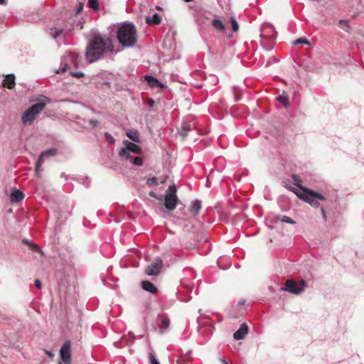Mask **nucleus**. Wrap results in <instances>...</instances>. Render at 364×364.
Instances as JSON below:
<instances>
[{
    "instance_id": "13",
    "label": "nucleus",
    "mask_w": 364,
    "mask_h": 364,
    "mask_svg": "<svg viewBox=\"0 0 364 364\" xmlns=\"http://www.w3.org/2000/svg\"><path fill=\"white\" fill-rule=\"evenodd\" d=\"M249 328L245 323H242L240 328L234 333L233 338L235 340H242L248 333Z\"/></svg>"
},
{
    "instance_id": "11",
    "label": "nucleus",
    "mask_w": 364,
    "mask_h": 364,
    "mask_svg": "<svg viewBox=\"0 0 364 364\" xmlns=\"http://www.w3.org/2000/svg\"><path fill=\"white\" fill-rule=\"evenodd\" d=\"M260 36L262 40L267 39L269 41H272L276 37V31L274 26L269 23L264 24L261 29Z\"/></svg>"
},
{
    "instance_id": "55",
    "label": "nucleus",
    "mask_w": 364,
    "mask_h": 364,
    "mask_svg": "<svg viewBox=\"0 0 364 364\" xmlns=\"http://www.w3.org/2000/svg\"><path fill=\"white\" fill-rule=\"evenodd\" d=\"M58 364H63L61 362H58Z\"/></svg>"
},
{
    "instance_id": "6",
    "label": "nucleus",
    "mask_w": 364,
    "mask_h": 364,
    "mask_svg": "<svg viewBox=\"0 0 364 364\" xmlns=\"http://www.w3.org/2000/svg\"><path fill=\"white\" fill-rule=\"evenodd\" d=\"M80 57L78 53L73 51H68L63 57L61 62L60 71L64 73L69 68V65L77 67L80 63Z\"/></svg>"
},
{
    "instance_id": "49",
    "label": "nucleus",
    "mask_w": 364,
    "mask_h": 364,
    "mask_svg": "<svg viewBox=\"0 0 364 364\" xmlns=\"http://www.w3.org/2000/svg\"><path fill=\"white\" fill-rule=\"evenodd\" d=\"M269 290L271 292H272V293H274V292L275 291V290H274V287H269Z\"/></svg>"
},
{
    "instance_id": "32",
    "label": "nucleus",
    "mask_w": 364,
    "mask_h": 364,
    "mask_svg": "<svg viewBox=\"0 0 364 364\" xmlns=\"http://www.w3.org/2000/svg\"><path fill=\"white\" fill-rule=\"evenodd\" d=\"M279 220H280L283 223H288V224L293 225V224L296 223V222L292 218H291L288 216H286V215H282V216L279 217Z\"/></svg>"
},
{
    "instance_id": "45",
    "label": "nucleus",
    "mask_w": 364,
    "mask_h": 364,
    "mask_svg": "<svg viewBox=\"0 0 364 364\" xmlns=\"http://www.w3.org/2000/svg\"><path fill=\"white\" fill-rule=\"evenodd\" d=\"M35 286L38 289H41L42 288V283L39 279L35 280Z\"/></svg>"
},
{
    "instance_id": "39",
    "label": "nucleus",
    "mask_w": 364,
    "mask_h": 364,
    "mask_svg": "<svg viewBox=\"0 0 364 364\" xmlns=\"http://www.w3.org/2000/svg\"><path fill=\"white\" fill-rule=\"evenodd\" d=\"M30 247L33 252H38L41 251V248L34 243H30Z\"/></svg>"
},
{
    "instance_id": "1",
    "label": "nucleus",
    "mask_w": 364,
    "mask_h": 364,
    "mask_svg": "<svg viewBox=\"0 0 364 364\" xmlns=\"http://www.w3.org/2000/svg\"><path fill=\"white\" fill-rule=\"evenodd\" d=\"M112 41L109 37L95 34L88 41L85 49V59L90 63H95L101 59L106 52L113 50Z\"/></svg>"
},
{
    "instance_id": "8",
    "label": "nucleus",
    "mask_w": 364,
    "mask_h": 364,
    "mask_svg": "<svg viewBox=\"0 0 364 364\" xmlns=\"http://www.w3.org/2000/svg\"><path fill=\"white\" fill-rule=\"evenodd\" d=\"M196 129V122L193 117H187L182 122L178 133L183 139L188 136V132H193Z\"/></svg>"
},
{
    "instance_id": "46",
    "label": "nucleus",
    "mask_w": 364,
    "mask_h": 364,
    "mask_svg": "<svg viewBox=\"0 0 364 364\" xmlns=\"http://www.w3.org/2000/svg\"><path fill=\"white\" fill-rule=\"evenodd\" d=\"M83 183L86 186H88L90 183V180L88 178H86Z\"/></svg>"
},
{
    "instance_id": "4",
    "label": "nucleus",
    "mask_w": 364,
    "mask_h": 364,
    "mask_svg": "<svg viewBox=\"0 0 364 364\" xmlns=\"http://www.w3.org/2000/svg\"><path fill=\"white\" fill-rule=\"evenodd\" d=\"M306 196H304L303 200L310 204L312 207L317 208L320 206L319 201H324L326 197L310 188H304Z\"/></svg>"
},
{
    "instance_id": "48",
    "label": "nucleus",
    "mask_w": 364,
    "mask_h": 364,
    "mask_svg": "<svg viewBox=\"0 0 364 364\" xmlns=\"http://www.w3.org/2000/svg\"><path fill=\"white\" fill-rule=\"evenodd\" d=\"M6 0H0V5H4L6 4Z\"/></svg>"
},
{
    "instance_id": "30",
    "label": "nucleus",
    "mask_w": 364,
    "mask_h": 364,
    "mask_svg": "<svg viewBox=\"0 0 364 364\" xmlns=\"http://www.w3.org/2000/svg\"><path fill=\"white\" fill-rule=\"evenodd\" d=\"M177 188L175 184L170 185L166 191V196H176Z\"/></svg>"
},
{
    "instance_id": "33",
    "label": "nucleus",
    "mask_w": 364,
    "mask_h": 364,
    "mask_svg": "<svg viewBox=\"0 0 364 364\" xmlns=\"http://www.w3.org/2000/svg\"><path fill=\"white\" fill-rule=\"evenodd\" d=\"M88 5L90 8L95 11H97L99 9L98 0H88Z\"/></svg>"
},
{
    "instance_id": "29",
    "label": "nucleus",
    "mask_w": 364,
    "mask_h": 364,
    "mask_svg": "<svg viewBox=\"0 0 364 364\" xmlns=\"http://www.w3.org/2000/svg\"><path fill=\"white\" fill-rule=\"evenodd\" d=\"M191 353V350H189L188 352L186 353V354L185 355H182V356H180L177 360H176V363L177 364H186L188 363V360H191V356H189V354Z\"/></svg>"
},
{
    "instance_id": "51",
    "label": "nucleus",
    "mask_w": 364,
    "mask_h": 364,
    "mask_svg": "<svg viewBox=\"0 0 364 364\" xmlns=\"http://www.w3.org/2000/svg\"><path fill=\"white\" fill-rule=\"evenodd\" d=\"M221 361L224 363V364H228V363L225 361V360L224 359H222Z\"/></svg>"
},
{
    "instance_id": "3",
    "label": "nucleus",
    "mask_w": 364,
    "mask_h": 364,
    "mask_svg": "<svg viewBox=\"0 0 364 364\" xmlns=\"http://www.w3.org/2000/svg\"><path fill=\"white\" fill-rule=\"evenodd\" d=\"M47 102H50V100L44 97L43 100H40L37 103L33 104L26 109L22 114L21 120L23 124L24 125L32 124L37 116L46 107Z\"/></svg>"
},
{
    "instance_id": "26",
    "label": "nucleus",
    "mask_w": 364,
    "mask_h": 364,
    "mask_svg": "<svg viewBox=\"0 0 364 364\" xmlns=\"http://www.w3.org/2000/svg\"><path fill=\"white\" fill-rule=\"evenodd\" d=\"M291 178L294 181V185L298 187L299 189H301L302 191H304V188H306L304 186H302L300 183L301 182V179L299 176L297 174L293 173L291 175Z\"/></svg>"
},
{
    "instance_id": "25",
    "label": "nucleus",
    "mask_w": 364,
    "mask_h": 364,
    "mask_svg": "<svg viewBox=\"0 0 364 364\" xmlns=\"http://www.w3.org/2000/svg\"><path fill=\"white\" fill-rule=\"evenodd\" d=\"M127 136L134 142H139V134L136 129H130L127 132Z\"/></svg>"
},
{
    "instance_id": "16",
    "label": "nucleus",
    "mask_w": 364,
    "mask_h": 364,
    "mask_svg": "<svg viewBox=\"0 0 364 364\" xmlns=\"http://www.w3.org/2000/svg\"><path fill=\"white\" fill-rule=\"evenodd\" d=\"M15 75L14 74H9L5 76L3 81V85L8 89H14L15 87Z\"/></svg>"
},
{
    "instance_id": "42",
    "label": "nucleus",
    "mask_w": 364,
    "mask_h": 364,
    "mask_svg": "<svg viewBox=\"0 0 364 364\" xmlns=\"http://www.w3.org/2000/svg\"><path fill=\"white\" fill-rule=\"evenodd\" d=\"M83 7H84L83 4L80 2L78 4V6H77V9H76V14H80L82 11Z\"/></svg>"
},
{
    "instance_id": "44",
    "label": "nucleus",
    "mask_w": 364,
    "mask_h": 364,
    "mask_svg": "<svg viewBox=\"0 0 364 364\" xmlns=\"http://www.w3.org/2000/svg\"><path fill=\"white\" fill-rule=\"evenodd\" d=\"M132 165L141 166L143 165L144 161H130Z\"/></svg>"
},
{
    "instance_id": "10",
    "label": "nucleus",
    "mask_w": 364,
    "mask_h": 364,
    "mask_svg": "<svg viewBox=\"0 0 364 364\" xmlns=\"http://www.w3.org/2000/svg\"><path fill=\"white\" fill-rule=\"evenodd\" d=\"M162 266V259L159 257H157L146 267L145 273L149 276H157L160 273Z\"/></svg>"
},
{
    "instance_id": "41",
    "label": "nucleus",
    "mask_w": 364,
    "mask_h": 364,
    "mask_svg": "<svg viewBox=\"0 0 364 364\" xmlns=\"http://www.w3.org/2000/svg\"><path fill=\"white\" fill-rule=\"evenodd\" d=\"M70 75L80 78L84 76V73L82 72H70Z\"/></svg>"
},
{
    "instance_id": "7",
    "label": "nucleus",
    "mask_w": 364,
    "mask_h": 364,
    "mask_svg": "<svg viewBox=\"0 0 364 364\" xmlns=\"http://www.w3.org/2000/svg\"><path fill=\"white\" fill-rule=\"evenodd\" d=\"M305 286L306 282L303 279L299 284L291 279H289L285 282V286L280 288V290L294 294H299L304 291Z\"/></svg>"
},
{
    "instance_id": "38",
    "label": "nucleus",
    "mask_w": 364,
    "mask_h": 364,
    "mask_svg": "<svg viewBox=\"0 0 364 364\" xmlns=\"http://www.w3.org/2000/svg\"><path fill=\"white\" fill-rule=\"evenodd\" d=\"M88 122L90 126L92 128H95L100 124V122L97 120L93 119H90Z\"/></svg>"
},
{
    "instance_id": "37",
    "label": "nucleus",
    "mask_w": 364,
    "mask_h": 364,
    "mask_svg": "<svg viewBox=\"0 0 364 364\" xmlns=\"http://www.w3.org/2000/svg\"><path fill=\"white\" fill-rule=\"evenodd\" d=\"M149 358L151 364H160L159 360L152 353H149Z\"/></svg>"
},
{
    "instance_id": "31",
    "label": "nucleus",
    "mask_w": 364,
    "mask_h": 364,
    "mask_svg": "<svg viewBox=\"0 0 364 364\" xmlns=\"http://www.w3.org/2000/svg\"><path fill=\"white\" fill-rule=\"evenodd\" d=\"M146 184L148 186H158V179L156 177L153 176L146 179Z\"/></svg>"
},
{
    "instance_id": "5",
    "label": "nucleus",
    "mask_w": 364,
    "mask_h": 364,
    "mask_svg": "<svg viewBox=\"0 0 364 364\" xmlns=\"http://www.w3.org/2000/svg\"><path fill=\"white\" fill-rule=\"evenodd\" d=\"M123 143L124 147L122 148L119 152V154L121 157H126L127 159H141L139 156H130L131 153L139 154L141 152V149L139 145L128 140H124Z\"/></svg>"
},
{
    "instance_id": "50",
    "label": "nucleus",
    "mask_w": 364,
    "mask_h": 364,
    "mask_svg": "<svg viewBox=\"0 0 364 364\" xmlns=\"http://www.w3.org/2000/svg\"><path fill=\"white\" fill-rule=\"evenodd\" d=\"M24 242L26 243H27L29 246H30V243H32L31 242H30L28 240H25Z\"/></svg>"
},
{
    "instance_id": "22",
    "label": "nucleus",
    "mask_w": 364,
    "mask_h": 364,
    "mask_svg": "<svg viewBox=\"0 0 364 364\" xmlns=\"http://www.w3.org/2000/svg\"><path fill=\"white\" fill-rule=\"evenodd\" d=\"M213 27L218 31H224L225 26L223 22L218 18H214L212 21Z\"/></svg>"
},
{
    "instance_id": "47",
    "label": "nucleus",
    "mask_w": 364,
    "mask_h": 364,
    "mask_svg": "<svg viewBox=\"0 0 364 364\" xmlns=\"http://www.w3.org/2000/svg\"><path fill=\"white\" fill-rule=\"evenodd\" d=\"M46 353L50 357H53L54 355V354L50 350H46Z\"/></svg>"
},
{
    "instance_id": "43",
    "label": "nucleus",
    "mask_w": 364,
    "mask_h": 364,
    "mask_svg": "<svg viewBox=\"0 0 364 364\" xmlns=\"http://www.w3.org/2000/svg\"><path fill=\"white\" fill-rule=\"evenodd\" d=\"M321 213L323 219L326 221L327 216H326V210L323 207H321Z\"/></svg>"
},
{
    "instance_id": "24",
    "label": "nucleus",
    "mask_w": 364,
    "mask_h": 364,
    "mask_svg": "<svg viewBox=\"0 0 364 364\" xmlns=\"http://www.w3.org/2000/svg\"><path fill=\"white\" fill-rule=\"evenodd\" d=\"M146 21L149 24L158 25L161 23V17L159 14L155 13L151 16H147Z\"/></svg>"
},
{
    "instance_id": "9",
    "label": "nucleus",
    "mask_w": 364,
    "mask_h": 364,
    "mask_svg": "<svg viewBox=\"0 0 364 364\" xmlns=\"http://www.w3.org/2000/svg\"><path fill=\"white\" fill-rule=\"evenodd\" d=\"M71 341L66 340L60 349V357L63 364H71Z\"/></svg>"
},
{
    "instance_id": "18",
    "label": "nucleus",
    "mask_w": 364,
    "mask_h": 364,
    "mask_svg": "<svg viewBox=\"0 0 364 364\" xmlns=\"http://www.w3.org/2000/svg\"><path fill=\"white\" fill-rule=\"evenodd\" d=\"M24 194L22 191L18 189H14L10 196L11 202L18 203L23 200Z\"/></svg>"
},
{
    "instance_id": "20",
    "label": "nucleus",
    "mask_w": 364,
    "mask_h": 364,
    "mask_svg": "<svg viewBox=\"0 0 364 364\" xmlns=\"http://www.w3.org/2000/svg\"><path fill=\"white\" fill-rule=\"evenodd\" d=\"M57 153H58L57 149L51 148V149H49L48 150H46V151L41 152V154H40L39 158L38 159H45L46 158L54 157L57 155Z\"/></svg>"
},
{
    "instance_id": "36",
    "label": "nucleus",
    "mask_w": 364,
    "mask_h": 364,
    "mask_svg": "<svg viewBox=\"0 0 364 364\" xmlns=\"http://www.w3.org/2000/svg\"><path fill=\"white\" fill-rule=\"evenodd\" d=\"M294 45H298V44H306V45H309L310 43L309 41L305 38H298L296 39L294 42Z\"/></svg>"
},
{
    "instance_id": "27",
    "label": "nucleus",
    "mask_w": 364,
    "mask_h": 364,
    "mask_svg": "<svg viewBox=\"0 0 364 364\" xmlns=\"http://www.w3.org/2000/svg\"><path fill=\"white\" fill-rule=\"evenodd\" d=\"M277 100L284 107H288L289 106V97L287 95L284 93L282 95H279L277 97Z\"/></svg>"
},
{
    "instance_id": "23",
    "label": "nucleus",
    "mask_w": 364,
    "mask_h": 364,
    "mask_svg": "<svg viewBox=\"0 0 364 364\" xmlns=\"http://www.w3.org/2000/svg\"><path fill=\"white\" fill-rule=\"evenodd\" d=\"M284 186L287 189H288V190L292 191L294 193H295L296 195V196L298 198H299L300 199H301V200H303V197H304V196H306V191L301 192L300 191L301 189H299V188H296L295 187H292L291 186L287 185V183H284Z\"/></svg>"
},
{
    "instance_id": "54",
    "label": "nucleus",
    "mask_w": 364,
    "mask_h": 364,
    "mask_svg": "<svg viewBox=\"0 0 364 364\" xmlns=\"http://www.w3.org/2000/svg\"><path fill=\"white\" fill-rule=\"evenodd\" d=\"M105 166H109V164H106ZM110 167H112V166H110Z\"/></svg>"
},
{
    "instance_id": "19",
    "label": "nucleus",
    "mask_w": 364,
    "mask_h": 364,
    "mask_svg": "<svg viewBox=\"0 0 364 364\" xmlns=\"http://www.w3.org/2000/svg\"><path fill=\"white\" fill-rule=\"evenodd\" d=\"M144 79L147 84L152 87H161L163 86L162 83L153 76L146 75Z\"/></svg>"
},
{
    "instance_id": "53",
    "label": "nucleus",
    "mask_w": 364,
    "mask_h": 364,
    "mask_svg": "<svg viewBox=\"0 0 364 364\" xmlns=\"http://www.w3.org/2000/svg\"><path fill=\"white\" fill-rule=\"evenodd\" d=\"M183 1H184L185 2H187V3H188V2H191V1H192L193 0H183Z\"/></svg>"
},
{
    "instance_id": "12",
    "label": "nucleus",
    "mask_w": 364,
    "mask_h": 364,
    "mask_svg": "<svg viewBox=\"0 0 364 364\" xmlns=\"http://www.w3.org/2000/svg\"><path fill=\"white\" fill-rule=\"evenodd\" d=\"M178 202V198L177 196H170L165 195L164 206L168 210L172 211L176 209Z\"/></svg>"
},
{
    "instance_id": "52",
    "label": "nucleus",
    "mask_w": 364,
    "mask_h": 364,
    "mask_svg": "<svg viewBox=\"0 0 364 364\" xmlns=\"http://www.w3.org/2000/svg\"><path fill=\"white\" fill-rule=\"evenodd\" d=\"M150 195H151V196H154V197H155V196H156V194H155L154 193H152V192L150 193Z\"/></svg>"
},
{
    "instance_id": "21",
    "label": "nucleus",
    "mask_w": 364,
    "mask_h": 364,
    "mask_svg": "<svg viewBox=\"0 0 364 364\" xmlns=\"http://www.w3.org/2000/svg\"><path fill=\"white\" fill-rule=\"evenodd\" d=\"M201 208V201L199 200H194L191 203V205L190 208V212L193 215H197Z\"/></svg>"
},
{
    "instance_id": "15",
    "label": "nucleus",
    "mask_w": 364,
    "mask_h": 364,
    "mask_svg": "<svg viewBox=\"0 0 364 364\" xmlns=\"http://www.w3.org/2000/svg\"><path fill=\"white\" fill-rule=\"evenodd\" d=\"M141 287L144 291L151 294H156L158 291L156 286L149 281H142Z\"/></svg>"
},
{
    "instance_id": "34",
    "label": "nucleus",
    "mask_w": 364,
    "mask_h": 364,
    "mask_svg": "<svg viewBox=\"0 0 364 364\" xmlns=\"http://www.w3.org/2000/svg\"><path fill=\"white\" fill-rule=\"evenodd\" d=\"M230 22L231 23L232 31L235 32H237L239 30V25H238L237 21L235 20V18L233 17H231L230 18Z\"/></svg>"
},
{
    "instance_id": "35",
    "label": "nucleus",
    "mask_w": 364,
    "mask_h": 364,
    "mask_svg": "<svg viewBox=\"0 0 364 364\" xmlns=\"http://www.w3.org/2000/svg\"><path fill=\"white\" fill-rule=\"evenodd\" d=\"M105 137L106 141L109 144H112L115 141V139H114V137L108 132L105 133Z\"/></svg>"
},
{
    "instance_id": "28",
    "label": "nucleus",
    "mask_w": 364,
    "mask_h": 364,
    "mask_svg": "<svg viewBox=\"0 0 364 364\" xmlns=\"http://www.w3.org/2000/svg\"><path fill=\"white\" fill-rule=\"evenodd\" d=\"M44 161H36L35 164V172L38 178L42 177L43 168H41L42 164Z\"/></svg>"
},
{
    "instance_id": "40",
    "label": "nucleus",
    "mask_w": 364,
    "mask_h": 364,
    "mask_svg": "<svg viewBox=\"0 0 364 364\" xmlns=\"http://www.w3.org/2000/svg\"><path fill=\"white\" fill-rule=\"evenodd\" d=\"M338 24H339L341 26L346 27V28H350V26H349V24H348V21H346V20H343V19L340 20V21H338Z\"/></svg>"
},
{
    "instance_id": "14",
    "label": "nucleus",
    "mask_w": 364,
    "mask_h": 364,
    "mask_svg": "<svg viewBox=\"0 0 364 364\" xmlns=\"http://www.w3.org/2000/svg\"><path fill=\"white\" fill-rule=\"evenodd\" d=\"M158 319L160 322V324L159 325L160 331L164 332V331L167 329L170 325L169 318L166 314H160L158 316Z\"/></svg>"
},
{
    "instance_id": "2",
    "label": "nucleus",
    "mask_w": 364,
    "mask_h": 364,
    "mask_svg": "<svg viewBox=\"0 0 364 364\" xmlns=\"http://www.w3.org/2000/svg\"><path fill=\"white\" fill-rule=\"evenodd\" d=\"M117 38L124 47H132L136 43V30L135 26L124 22L117 27Z\"/></svg>"
},
{
    "instance_id": "17",
    "label": "nucleus",
    "mask_w": 364,
    "mask_h": 364,
    "mask_svg": "<svg viewBox=\"0 0 364 364\" xmlns=\"http://www.w3.org/2000/svg\"><path fill=\"white\" fill-rule=\"evenodd\" d=\"M64 32L62 26H51L48 28L49 35L54 39H57Z\"/></svg>"
}]
</instances>
